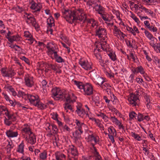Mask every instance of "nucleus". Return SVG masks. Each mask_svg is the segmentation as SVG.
<instances>
[{
    "mask_svg": "<svg viewBox=\"0 0 160 160\" xmlns=\"http://www.w3.org/2000/svg\"><path fill=\"white\" fill-rule=\"evenodd\" d=\"M131 17L138 24L140 23L139 19L135 16L134 14L131 12Z\"/></svg>",
    "mask_w": 160,
    "mask_h": 160,
    "instance_id": "c85d7f7f",
    "label": "nucleus"
},
{
    "mask_svg": "<svg viewBox=\"0 0 160 160\" xmlns=\"http://www.w3.org/2000/svg\"><path fill=\"white\" fill-rule=\"evenodd\" d=\"M84 85L82 82H78V84L77 86L79 89H82V88Z\"/></svg>",
    "mask_w": 160,
    "mask_h": 160,
    "instance_id": "603ef678",
    "label": "nucleus"
},
{
    "mask_svg": "<svg viewBox=\"0 0 160 160\" xmlns=\"http://www.w3.org/2000/svg\"><path fill=\"white\" fill-rule=\"evenodd\" d=\"M71 153L72 155L74 156L78 155V152L76 148H71Z\"/></svg>",
    "mask_w": 160,
    "mask_h": 160,
    "instance_id": "c756f323",
    "label": "nucleus"
},
{
    "mask_svg": "<svg viewBox=\"0 0 160 160\" xmlns=\"http://www.w3.org/2000/svg\"><path fill=\"white\" fill-rule=\"evenodd\" d=\"M106 34V30L104 28H102L101 27H99L96 30V35L98 36L99 38H102V35H104Z\"/></svg>",
    "mask_w": 160,
    "mask_h": 160,
    "instance_id": "0eeeda50",
    "label": "nucleus"
},
{
    "mask_svg": "<svg viewBox=\"0 0 160 160\" xmlns=\"http://www.w3.org/2000/svg\"><path fill=\"white\" fill-rule=\"evenodd\" d=\"M92 99L94 102L99 101V97L98 96H97L94 97H92Z\"/></svg>",
    "mask_w": 160,
    "mask_h": 160,
    "instance_id": "e2e57ef3",
    "label": "nucleus"
},
{
    "mask_svg": "<svg viewBox=\"0 0 160 160\" xmlns=\"http://www.w3.org/2000/svg\"><path fill=\"white\" fill-rule=\"evenodd\" d=\"M36 3H34L32 4L31 6L30 7V8L31 9L34 10H35L36 9Z\"/></svg>",
    "mask_w": 160,
    "mask_h": 160,
    "instance_id": "680f3d73",
    "label": "nucleus"
},
{
    "mask_svg": "<svg viewBox=\"0 0 160 160\" xmlns=\"http://www.w3.org/2000/svg\"><path fill=\"white\" fill-rule=\"evenodd\" d=\"M127 29L128 31H129L134 36H135L136 35V33L132 28L128 27L127 28Z\"/></svg>",
    "mask_w": 160,
    "mask_h": 160,
    "instance_id": "79ce46f5",
    "label": "nucleus"
},
{
    "mask_svg": "<svg viewBox=\"0 0 160 160\" xmlns=\"http://www.w3.org/2000/svg\"><path fill=\"white\" fill-rule=\"evenodd\" d=\"M36 9L35 10V12L39 11L42 8V5L40 2L36 4Z\"/></svg>",
    "mask_w": 160,
    "mask_h": 160,
    "instance_id": "72a5a7b5",
    "label": "nucleus"
},
{
    "mask_svg": "<svg viewBox=\"0 0 160 160\" xmlns=\"http://www.w3.org/2000/svg\"><path fill=\"white\" fill-rule=\"evenodd\" d=\"M82 89L84 90L85 95L89 96L93 94V87L91 84L87 83L83 86Z\"/></svg>",
    "mask_w": 160,
    "mask_h": 160,
    "instance_id": "f03ea898",
    "label": "nucleus"
},
{
    "mask_svg": "<svg viewBox=\"0 0 160 160\" xmlns=\"http://www.w3.org/2000/svg\"><path fill=\"white\" fill-rule=\"evenodd\" d=\"M97 116H101L102 117L103 119H106L108 118V117L106 115L104 114L103 113H100V114H97Z\"/></svg>",
    "mask_w": 160,
    "mask_h": 160,
    "instance_id": "de8ad7c7",
    "label": "nucleus"
},
{
    "mask_svg": "<svg viewBox=\"0 0 160 160\" xmlns=\"http://www.w3.org/2000/svg\"><path fill=\"white\" fill-rule=\"evenodd\" d=\"M16 74L14 70H12V72H9V71H7V73L3 75V76L4 77H10L12 78Z\"/></svg>",
    "mask_w": 160,
    "mask_h": 160,
    "instance_id": "aec40b11",
    "label": "nucleus"
},
{
    "mask_svg": "<svg viewBox=\"0 0 160 160\" xmlns=\"http://www.w3.org/2000/svg\"><path fill=\"white\" fill-rule=\"evenodd\" d=\"M52 115V118L54 120H56V119H57V118H58V115L57 113H53Z\"/></svg>",
    "mask_w": 160,
    "mask_h": 160,
    "instance_id": "bf43d9fd",
    "label": "nucleus"
},
{
    "mask_svg": "<svg viewBox=\"0 0 160 160\" xmlns=\"http://www.w3.org/2000/svg\"><path fill=\"white\" fill-rule=\"evenodd\" d=\"M16 10L17 12L20 13L22 12L23 10V9L22 7H21L19 6H18L16 8Z\"/></svg>",
    "mask_w": 160,
    "mask_h": 160,
    "instance_id": "8fccbe9b",
    "label": "nucleus"
},
{
    "mask_svg": "<svg viewBox=\"0 0 160 160\" xmlns=\"http://www.w3.org/2000/svg\"><path fill=\"white\" fill-rule=\"evenodd\" d=\"M139 72L141 74H144L145 73L143 68L142 66H138Z\"/></svg>",
    "mask_w": 160,
    "mask_h": 160,
    "instance_id": "09e8293b",
    "label": "nucleus"
},
{
    "mask_svg": "<svg viewBox=\"0 0 160 160\" xmlns=\"http://www.w3.org/2000/svg\"><path fill=\"white\" fill-rule=\"evenodd\" d=\"M78 19L77 20H79L80 21H82L83 20V22H84L87 19L86 15L85 14H84L83 15L82 14H81L80 15H78Z\"/></svg>",
    "mask_w": 160,
    "mask_h": 160,
    "instance_id": "4be33fe9",
    "label": "nucleus"
},
{
    "mask_svg": "<svg viewBox=\"0 0 160 160\" xmlns=\"http://www.w3.org/2000/svg\"><path fill=\"white\" fill-rule=\"evenodd\" d=\"M29 138L30 140V143L31 144H34L36 142V139L35 138V134H33V135L32 136L29 135Z\"/></svg>",
    "mask_w": 160,
    "mask_h": 160,
    "instance_id": "412c9836",
    "label": "nucleus"
},
{
    "mask_svg": "<svg viewBox=\"0 0 160 160\" xmlns=\"http://www.w3.org/2000/svg\"><path fill=\"white\" fill-rule=\"evenodd\" d=\"M94 154L96 157L95 160L101 158V157L99 153L97 152H94Z\"/></svg>",
    "mask_w": 160,
    "mask_h": 160,
    "instance_id": "3c124183",
    "label": "nucleus"
},
{
    "mask_svg": "<svg viewBox=\"0 0 160 160\" xmlns=\"http://www.w3.org/2000/svg\"><path fill=\"white\" fill-rule=\"evenodd\" d=\"M62 95H63V98H62V99L65 98L67 102L66 103H70V101L71 99L69 94L68 93L65 94L63 92L62 93Z\"/></svg>",
    "mask_w": 160,
    "mask_h": 160,
    "instance_id": "f3484780",
    "label": "nucleus"
},
{
    "mask_svg": "<svg viewBox=\"0 0 160 160\" xmlns=\"http://www.w3.org/2000/svg\"><path fill=\"white\" fill-rule=\"evenodd\" d=\"M82 105L80 104L77 106V109L76 112L81 117L83 118L86 114V112L84 109L82 108Z\"/></svg>",
    "mask_w": 160,
    "mask_h": 160,
    "instance_id": "39448f33",
    "label": "nucleus"
},
{
    "mask_svg": "<svg viewBox=\"0 0 160 160\" xmlns=\"http://www.w3.org/2000/svg\"><path fill=\"white\" fill-rule=\"evenodd\" d=\"M7 88L12 92V95L13 96H15L17 95V93L14 90V89L12 88V86H8L7 87Z\"/></svg>",
    "mask_w": 160,
    "mask_h": 160,
    "instance_id": "b1692460",
    "label": "nucleus"
},
{
    "mask_svg": "<svg viewBox=\"0 0 160 160\" xmlns=\"http://www.w3.org/2000/svg\"><path fill=\"white\" fill-rule=\"evenodd\" d=\"M143 116L140 113H139L137 116V119L138 121L141 122L144 120Z\"/></svg>",
    "mask_w": 160,
    "mask_h": 160,
    "instance_id": "e433bc0d",
    "label": "nucleus"
},
{
    "mask_svg": "<svg viewBox=\"0 0 160 160\" xmlns=\"http://www.w3.org/2000/svg\"><path fill=\"white\" fill-rule=\"evenodd\" d=\"M79 63L82 68L86 70H90L92 68L91 66L85 61L81 62Z\"/></svg>",
    "mask_w": 160,
    "mask_h": 160,
    "instance_id": "9b49d317",
    "label": "nucleus"
},
{
    "mask_svg": "<svg viewBox=\"0 0 160 160\" xmlns=\"http://www.w3.org/2000/svg\"><path fill=\"white\" fill-rule=\"evenodd\" d=\"M137 115L136 113L134 111L130 112L129 114V120H131L134 118H135V119H136V117Z\"/></svg>",
    "mask_w": 160,
    "mask_h": 160,
    "instance_id": "cd10ccee",
    "label": "nucleus"
},
{
    "mask_svg": "<svg viewBox=\"0 0 160 160\" xmlns=\"http://www.w3.org/2000/svg\"><path fill=\"white\" fill-rule=\"evenodd\" d=\"M111 118L113 122H115L117 125H118L119 127L120 126L121 123L116 118H115V117H111Z\"/></svg>",
    "mask_w": 160,
    "mask_h": 160,
    "instance_id": "393cba45",
    "label": "nucleus"
},
{
    "mask_svg": "<svg viewBox=\"0 0 160 160\" xmlns=\"http://www.w3.org/2000/svg\"><path fill=\"white\" fill-rule=\"evenodd\" d=\"M8 143L6 147L7 150V152L8 153H10L11 152V149L13 148V145L10 144V142L8 141Z\"/></svg>",
    "mask_w": 160,
    "mask_h": 160,
    "instance_id": "a878e982",
    "label": "nucleus"
},
{
    "mask_svg": "<svg viewBox=\"0 0 160 160\" xmlns=\"http://www.w3.org/2000/svg\"><path fill=\"white\" fill-rule=\"evenodd\" d=\"M20 37L19 35H17L16 36H11L10 37H8L7 38L9 41L12 42L14 41H19L20 40Z\"/></svg>",
    "mask_w": 160,
    "mask_h": 160,
    "instance_id": "ddd939ff",
    "label": "nucleus"
},
{
    "mask_svg": "<svg viewBox=\"0 0 160 160\" xmlns=\"http://www.w3.org/2000/svg\"><path fill=\"white\" fill-rule=\"evenodd\" d=\"M137 100H139L138 96H137L136 94L133 93L130 94V98L129 100H130L131 104H133V106H136L137 104L136 101Z\"/></svg>",
    "mask_w": 160,
    "mask_h": 160,
    "instance_id": "423d86ee",
    "label": "nucleus"
},
{
    "mask_svg": "<svg viewBox=\"0 0 160 160\" xmlns=\"http://www.w3.org/2000/svg\"><path fill=\"white\" fill-rule=\"evenodd\" d=\"M49 43H48L47 44V46H46V48L48 49V50L49 51V52L52 51L53 52L54 50V49L53 48H50V46H49Z\"/></svg>",
    "mask_w": 160,
    "mask_h": 160,
    "instance_id": "052dcab7",
    "label": "nucleus"
},
{
    "mask_svg": "<svg viewBox=\"0 0 160 160\" xmlns=\"http://www.w3.org/2000/svg\"><path fill=\"white\" fill-rule=\"evenodd\" d=\"M47 24L49 27L51 28L52 26H54V20L52 16H51L47 19Z\"/></svg>",
    "mask_w": 160,
    "mask_h": 160,
    "instance_id": "f8f14e48",
    "label": "nucleus"
},
{
    "mask_svg": "<svg viewBox=\"0 0 160 160\" xmlns=\"http://www.w3.org/2000/svg\"><path fill=\"white\" fill-rule=\"evenodd\" d=\"M24 147V143H23V141H22L21 143L19 145L18 149L17 150V152L22 153H23L24 152L23 149Z\"/></svg>",
    "mask_w": 160,
    "mask_h": 160,
    "instance_id": "dca6fc26",
    "label": "nucleus"
},
{
    "mask_svg": "<svg viewBox=\"0 0 160 160\" xmlns=\"http://www.w3.org/2000/svg\"><path fill=\"white\" fill-rule=\"evenodd\" d=\"M31 35H32L28 31H25L24 32V36L25 37L30 38Z\"/></svg>",
    "mask_w": 160,
    "mask_h": 160,
    "instance_id": "5fc2aeb1",
    "label": "nucleus"
},
{
    "mask_svg": "<svg viewBox=\"0 0 160 160\" xmlns=\"http://www.w3.org/2000/svg\"><path fill=\"white\" fill-rule=\"evenodd\" d=\"M28 99L32 104L34 106L35 104H37L40 100L39 99V97L38 95L33 96L32 95L28 94L27 95Z\"/></svg>",
    "mask_w": 160,
    "mask_h": 160,
    "instance_id": "7ed1b4c3",
    "label": "nucleus"
},
{
    "mask_svg": "<svg viewBox=\"0 0 160 160\" xmlns=\"http://www.w3.org/2000/svg\"><path fill=\"white\" fill-rule=\"evenodd\" d=\"M55 58L56 59V61L58 62H65V60L60 56H58L57 58Z\"/></svg>",
    "mask_w": 160,
    "mask_h": 160,
    "instance_id": "4c0bfd02",
    "label": "nucleus"
},
{
    "mask_svg": "<svg viewBox=\"0 0 160 160\" xmlns=\"http://www.w3.org/2000/svg\"><path fill=\"white\" fill-rule=\"evenodd\" d=\"M156 44H157V43L154 42V41H151L150 42V45L154 48V50L155 51H156Z\"/></svg>",
    "mask_w": 160,
    "mask_h": 160,
    "instance_id": "a18cd8bd",
    "label": "nucleus"
},
{
    "mask_svg": "<svg viewBox=\"0 0 160 160\" xmlns=\"http://www.w3.org/2000/svg\"><path fill=\"white\" fill-rule=\"evenodd\" d=\"M5 115L8 117V119H7L8 120H11L12 118V114H10V112L8 111V110H7V111H6L5 113Z\"/></svg>",
    "mask_w": 160,
    "mask_h": 160,
    "instance_id": "ea45409f",
    "label": "nucleus"
},
{
    "mask_svg": "<svg viewBox=\"0 0 160 160\" xmlns=\"http://www.w3.org/2000/svg\"><path fill=\"white\" fill-rule=\"evenodd\" d=\"M75 122L77 126H78V130L80 131L81 133L83 132L82 130V127L85 126L86 125L83 123L81 122L78 120L76 119Z\"/></svg>",
    "mask_w": 160,
    "mask_h": 160,
    "instance_id": "9d476101",
    "label": "nucleus"
},
{
    "mask_svg": "<svg viewBox=\"0 0 160 160\" xmlns=\"http://www.w3.org/2000/svg\"><path fill=\"white\" fill-rule=\"evenodd\" d=\"M114 30L115 32L117 33L120 35V32H121V30L118 28L116 26H114Z\"/></svg>",
    "mask_w": 160,
    "mask_h": 160,
    "instance_id": "13d9d810",
    "label": "nucleus"
},
{
    "mask_svg": "<svg viewBox=\"0 0 160 160\" xmlns=\"http://www.w3.org/2000/svg\"><path fill=\"white\" fill-rule=\"evenodd\" d=\"M44 105V104L42 103L41 102H40V100L38 102L37 104H35V105H34L35 106H37L38 108H40L41 110L43 109V105Z\"/></svg>",
    "mask_w": 160,
    "mask_h": 160,
    "instance_id": "f704fd0d",
    "label": "nucleus"
},
{
    "mask_svg": "<svg viewBox=\"0 0 160 160\" xmlns=\"http://www.w3.org/2000/svg\"><path fill=\"white\" fill-rule=\"evenodd\" d=\"M43 64L44 67H45V68H48V69L50 68V69H52L54 71H56L57 70V69L56 68V66L54 64H49L46 63H44Z\"/></svg>",
    "mask_w": 160,
    "mask_h": 160,
    "instance_id": "4468645a",
    "label": "nucleus"
},
{
    "mask_svg": "<svg viewBox=\"0 0 160 160\" xmlns=\"http://www.w3.org/2000/svg\"><path fill=\"white\" fill-rule=\"evenodd\" d=\"M26 14L28 15L27 18V19L30 21V23H31L32 22L34 23L35 22H35L36 20L35 18L32 16H30V15H31V14H29L27 13Z\"/></svg>",
    "mask_w": 160,
    "mask_h": 160,
    "instance_id": "7c9ffc66",
    "label": "nucleus"
},
{
    "mask_svg": "<svg viewBox=\"0 0 160 160\" xmlns=\"http://www.w3.org/2000/svg\"><path fill=\"white\" fill-rule=\"evenodd\" d=\"M47 152L45 151H44L40 154V158L44 160L47 158Z\"/></svg>",
    "mask_w": 160,
    "mask_h": 160,
    "instance_id": "bb28decb",
    "label": "nucleus"
},
{
    "mask_svg": "<svg viewBox=\"0 0 160 160\" xmlns=\"http://www.w3.org/2000/svg\"><path fill=\"white\" fill-rule=\"evenodd\" d=\"M25 81L26 85L28 87H31L34 85V82L32 78L26 77L25 78Z\"/></svg>",
    "mask_w": 160,
    "mask_h": 160,
    "instance_id": "6e6552de",
    "label": "nucleus"
},
{
    "mask_svg": "<svg viewBox=\"0 0 160 160\" xmlns=\"http://www.w3.org/2000/svg\"><path fill=\"white\" fill-rule=\"evenodd\" d=\"M108 138L109 139L111 140L112 143H113L114 142V140L113 138V136L112 135H110V134H108Z\"/></svg>",
    "mask_w": 160,
    "mask_h": 160,
    "instance_id": "4d7b16f0",
    "label": "nucleus"
},
{
    "mask_svg": "<svg viewBox=\"0 0 160 160\" xmlns=\"http://www.w3.org/2000/svg\"><path fill=\"white\" fill-rule=\"evenodd\" d=\"M96 52V49H95L94 51V54L95 55V56L96 57V58L99 59V60H101V59L102 58V57L101 55V54L99 52H98L97 53L95 52Z\"/></svg>",
    "mask_w": 160,
    "mask_h": 160,
    "instance_id": "58836bf2",
    "label": "nucleus"
},
{
    "mask_svg": "<svg viewBox=\"0 0 160 160\" xmlns=\"http://www.w3.org/2000/svg\"><path fill=\"white\" fill-rule=\"evenodd\" d=\"M29 38V39H26V40H28V41H29L30 42V44H31L33 43L34 41V39L32 35H31L30 37Z\"/></svg>",
    "mask_w": 160,
    "mask_h": 160,
    "instance_id": "6e6d98bb",
    "label": "nucleus"
},
{
    "mask_svg": "<svg viewBox=\"0 0 160 160\" xmlns=\"http://www.w3.org/2000/svg\"><path fill=\"white\" fill-rule=\"evenodd\" d=\"M35 22L33 23L32 22L31 23L32 25L35 27V29L37 31H38L39 30L40 27L38 24H37L36 22V20L34 22Z\"/></svg>",
    "mask_w": 160,
    "mask_h": 160,
    "instance_id": "473e14b6",
    "label": "nucleus"
},
{
    "mask_svg": "<svg viewBox=\"0 0 160 160\" xmlns=\"http://www.w3.org/2000/svg\"><path fill=\"white\" fill-rule=\"evenodd\" d=\"M7 136L9 138L16 137L18 135L17 132H13L12 130H9L6 132Z\"/></svg>",
    "mask_w": 160,
    "mask_h": 160,
    "instance_id": "1a4fd4ad",
    "label": "nucleus"
},
{
    "mask_svg": "<svg viewBox=\"0 0 160 160\" xmlns=\"http://www.w3.org/2000/svg\"><path fill=\"white\" fill-rule=\"evenodd\" d=\"M139 68L138 67H136V68H133L132 69H131V71L134 74H135L136 73H138L139 72Z\"/></svg>",
    "mask_w": 160,
    "mask_h": 160,
    "instance_id": "49530a36",
    "label": "nucleus"
},
{
    "mask_svg": "<svg viewBox=\"0 0 160 160\" xmlns=\"http://www.w3.org/2000/svg\"><path fill=\"white\" fill-rule=\"evenodd\" d=\"M69 103H65V106L64 107L65 109L66 110L67 109H68L71 110L72 112H73L74 111L72 110L71 105H69Z\"/></svg>",
    "mask_w": 160,
    "mask_h": 160,
    "instance_id": "2f4dec72",
    "label": "nucleus"
},
{
    "mask_svg": "<svg viewBox=\"0 0 160 160\" xmlns=\"http://www.w3.org/2000/svg\"><path fill=\"white\" fill-rule=\"evenodd\" d=\"M132 136L135 139H136L138 138L139 135L138 134H136L135 132H131Z\"/></svg>",
    "mask_w": 160,
    "mask_h": 160,
    "instance_id": "0e129e2a",
    "label": "nucleus"
},
{
    "mask_svg": "<svg viewBox=\"0 0 160 160\" xmlns=\"http://www.w3.org/2000/svg\"><path fill=\"white\" fill-rule=\"evenodd\" d=\"M108 131L109 133H111V134H112V135L113 136L114 135V133L115 134V135H116L117 133L116 132V131L114 128H109L108 129Z\"/></svg>",
    "mask_w": 160,
    "mask_h": 160,
    "instance_id": "c9c22d12",
    "label": "nucleus"
},
{
    "mask_svg": "<svg viewBox=\"0 0 160 160\" xmlns=\"http://www.w3.org/2000/svg\"><path fill=\"white\" fill-rule=\"evenodd\" d=\"M4 123L6 125L8 126H10L12 123V121H9V120L7 119V118H6L4 120Z\"/></svg>",
    "mask_w": 160,
    "mask_h": 160,
    "instance_id": "37998d69",
    "label": "nucleus"
},
{
    "mask_svg": "<svg viewBox=\"0 0 160 160\" xmlns=\"http://www.w3.org/2000/svg\"><path fill=\"white\" fill-rule=\"evenodd\" d=\"M26 95L25 93L24 92H23L21 91H19L18 92V96L19 97H23L24 96H26Z\"/></svg>",
    "mask_w": 160,
    "mask_h": 160,
    "instance_id": "864d4df0",
    "label": "nucleus"
},
{
    "mask_svg": "<svg viewBox=\"0 0 160 160\" xmlns=\"http://www.w3.org/2000/svg\"><path fill=\"white\" fill-rule=\"evenodd\" d=\"M52 127V129L55 132V133L57 134L58 132V129L57 128V126L54 124H52L51 125Z\"/></svg>",
    "mask_w": 160,
    "mask_h": 160,
    "instance_id": "c03bdc74",
    "label": "nucleus"
},
{
    "mask_svg": "<svg viewBox=\"0 0 160 160\" xmlns=\"http://www.w3.org/2000/svg\"><path fill=\"white\" fill-rule=\"evenodd\" d=\"M92 4H94V1H91V0H88L87 2V5H89V6H91L92 4Z\"/></svg>",
    "mask_w": 160,
    "mask_h": 160,
    "instance_id": "774afa93",
    "label": "nucleus"
},
{
    "mask_svg": "<svg viewBox=\"0 0 160 160\" xmlns=\"http://www.w3.org/2000/svg\"><path fill=\"white\" fill-rule=\"evenodd\" d=\"M81 134L80 132L79 133L77 130L75 131V134H74V132L73 133V135L75 140H78L81 138Z\"/></svg>",
    "mask_w": 160,
    "mask_h": 160,
    "instance_id": "a211bd4d",
    "label": "nucleus"
},
{
    "mask_svg": "<svg viewBox=\"0 0 160 160\" xmlns=\"http://www.w3.org/2000/svg\"><path fill=\"white\" fill-rule=\"evenodd\" d=\"M139 6H140L139 7V8H138V10H139L140 8L142 9V10H143L145 11V12L146 13H148L151 15H152L153 14V12L151 10H149L145 7H143L141 4H139Z\"/></svg>",
    "mask_w": 160,
    "mask_h": 160,
    "instance_id": "6ab92c4d",
    "label": "nucleus"
},
{
    "mask_svg": "<svg viewBox=\"0 0 160 160\" xmlns=\"http://www.w3.org/2000/svg\"><path fill=\"white\" fill-rule=\"evenodd\" d=\"M20 58L22 60L25 61V62L28 65H30L29 60L28 58H26L25 56H22Z\"/></svg>",
    "mask_w": 160,
    "mask_h": 160,
    "instance_id": "a19ab883",
    "label": "nucleus"
},
{
    "mask_svg": "<svg viewBox=\"0 0 160 160\" xmlns=\"http://www.w3.org/2000/svg\"><path fill=\"white\" fill-rule=\"evenodd\" d=\"M108 55L112 61H114L117 60V58L115 52H110Z\"/></svg>",
    "mask_w": 160,
    "mask_h": 160,
    "instance_id": "5701e85b",
    "label": "nucleus"
},
{
    "mask_svg": "<svg viewBox=\"0 0 160 160\" xmlns=\"http://www.w3.org/2000/svg\"><path fill=\"white\" fill-rule=\"evenodd\" d=\"M52 95L53 96V98L55 100H59L61 98H63V95L58 91L56 89H53L52 90Z\"/></svg>",
    "mask_w": 160,
    "mask_h": 160,
    "instance_id": "20e7f679",
    "label": "nucleus"
},
{
    "mask_svg": "<svg viewBox=\"0 0 160 160\" xmlns=\"http://www.w3.org/2000/svg\"><path fill=\"white\" fill-rule=\"evenodd\" d=\"M78 15L79 14L77 11L76 10L70 11V12H69V20H66L69 23L72 24L75 20H78Z\"/></svg>",
    "mask_w": 160,
    "mask_h": 160,
    "instance_id": "f257e3e1",
    "label": "nucleus"
},
{
    "mask_svg": "<svg viewBox=\"0 0 160 160\" xmlns=\"http://www.w3.org/2000/svg\"><path fill=\"white\" fill-rule=\"evenodd\" d=\"M144 32L146 36L152 41H154L155 40H157V39L153 36V35L149 31L145 30Z\"/></svg>",
    "mask_w": 160,
    "mask_h": 160,
    "instance_id": "2eb2a0df",
    "label": "nucleus"
},
{
    "mask_svg": "<svg viewBox=\"0 0 160 160\" xmlns=\"http://www.w3.org/2000/svg\"><path fill=\"white\" fill-rule=\"evenodd\" d=\"M0 108L1 110V111L2 112L3 111H7V110H8L6 108H5V107H4L3 106H0Z\"/></svg>",
    "mask_w": 160,
    "mask_h": 160,
    "instance_id": "338daca9",
    "label": "nucleus"
},
{
    "mask_svg": "<svg viewBox=\"0 0 160 160\" xmlns=\"http://www.w3.org/2000/svg\"><path fill=\"white\" fill-rule=\"evenodd\" d=\"M126 42V44L128 46L132 48H133L132 44L131 43L130 41L127 40L125 41Z\"/></svg>",
    "mask_w": 160,
    "mask_h": 160,
    "instance_id": "69168bd1",
    "label": "nucleus"
}]
</instances>
